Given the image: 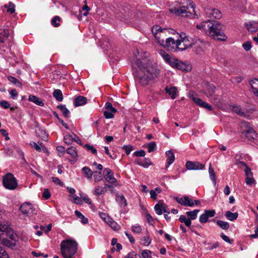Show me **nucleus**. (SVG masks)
<instances>
[{"label": "nucleus", "instance_id": "1", "mask_svg": "<svg viewBox=\"0 0 258 258\" xmlns=\"http://www.w3.org/2000/svg\"><path fill=\"white\" fill-rule=\"evenodd\" d=\"M135 64L138 67V69L134 71L133 74L141 86L147 85L150 81L157 78L160 74L159 70L149 60L136 58Z\"/></svg>", "mask_w": 258, "mask_h": 258}, {"label": "nucleus", "instance_id": "2", "mask_svg": "<svg viewBox=\"0 0 258 258\" xmlns=\"http://www.w3.org/2000/svg\"><path fill=\"white\" fill-rule=\"evenodd\" d=\"M152 31L157 42L161 45L166 48L168 50L176 52L177 47L178 39L175 40L172 37H166V32H169L167 29H162L158 25L154 26Z\"/></svg>", "mask_w": 258, "mask_h": 258}, {"label": "nucleus", "instance_id": "3", "mask_svg": "<svg viewBox=\"0 0 258 258\" xmlns=\"http://www.w3.org/2000/svg\"><path fill=\"white\" fill-rule=\"evenodd\" d=\"M0 240L1 243L9 247L15 246V242L18 240L17 234L10 227L9 225L3 224L0 222Z\"/></svg>", "mask_w": 258, "mask_h": 258}, {"label": "nucleus", "instance_id": "4", "mask_svg": "<svg viewBox=\"0 0 258 258\" xmlns=\"http://www.w3.org/2000/svg\"><path fill=\"white\" fill-rule=\"evenodd\" d=\"M209 21L207 34L214 39L221 41L226 40L227 36L221 30V24L218 21H214V22H210V20H209Z\"/></svg>", "mask_w": 258, "mask_h": 258}, {"label": "nucleus", "instance_id": "5", "mask_svg": "<svg viewBox=\"0 0 258 258\" xmlns=\"http://www.w3.org/2000/svg\"><path fill=\"white\" fill-rule=\"evenodd\" d=\"M60 250L64 258H72L77 251L78 243L71 239L63 240L60 244Z\"/></svg>", "mask_w": 258, "mask_h": 258}, {"label": "nucleus", "instance_id": "6", "mask_svg": "<svg viewBox=\"0 0 258 258\" xmlns=\"http://www.w3.org/2000/svg\"><path fill=\"white\" fill-rule=\"evenodd\" d=\"M142 16V14L140 11L134 9L130 11L125 12L119 17L121 20L124 23L134 25L138 20L141 18Z\"/></svg>", "mask_w": 258, "mask_h": 258}, {"label": "nucleus", "instance_id": "7", "mask_svg": "<svg viewBox=\"0 0 258 258\" xmlns=\"http://www.w3.org/2000/svg\"><path fill=\"white\" fill-rule=\"evenodd\" d=\"M173 11L176 15L181 17L194 18L196 16H197L195 12L194 4L192 3H189L187 6H182L172 10V12Z\"/></svg>", "mask_w": 258, "mask_h": 258}, {"label": "nucleus", "instance_id": "8", "mask_svg": "<svg viewBox=\"0 0 258 258\" xmlns=\"http://www.w3.org/2000/svg\"><path fill=\"white\" fill-rule=\"evenodd\" d=\"M3 184L6 188L9 190H14L18 185L16 178L13 174L10 173L3 177Z\"/></svg>", "mask_w": 258, "mask_h": 258}, {"label": "nucleus", "instance_id": "9", "mask_svg": "<svg viewBox=\"0 0 258 258\" xmlns=\"http://www.w3.org/2000/svg\"><path fill=\"white\" fill-rule=\"evenodd\" d=\"M205 13L206 17L212 22L213 19H220L222 18V14L221 12L215 8H206L205 9Z\"/></svg>", "mask_w": 258, "mask_h": 258}, {"label": "nucleus", "instance_id": "10", "mask_svg": "<svg viewBox=\"0 0 258 258\" xmlns=\"http://www.w3.org/2000/svg\"><path fill=\"white\" fill-rule=\"evenodd\" d=\"M242 124L245 126V129L242 131V136L245 137L248 141H251L254 139L257 136L256 132L252 127L247 125L246 122H242Z\"/></svg>", "mask_w": 258, "mask_h": 258}, {"label": "nucleus", "instance_id": "11", "mask_svg": "<svg viewBox=\"0 0 258 258\" xmlns=\"http://www.w3.org/2000/svg\"><path fill=\"white\" fill-rule=\"evenodd\" d=\"M104 176L106 181L111 184L116 185L117 183V179L114 176V173L112 171L108 168H106L103 171Z\"/></svg>", "mask_w": 258, "mask_h": 258}, {"label": "nucleus", "instance_id": "12", "mask_svg": "<svg viewBox=\"0 0 258 258\" xmlns=\"http://www.w3.org/2000/svg\"><path fill=\"white\" fill-rule=\"evenodd\" d=\"M174 199L178 204L182 206L188 207H193L194 206V201L187 196L181 198L175 197Z\"/></svg>", "mask_w": 258, "mask_h": 258}, {"label": "nucleus", "instance_id": "13", "mask_svg": "<svg viewBox=\"0 0 258 258\" xmlns=\"http://www.w3.org/2000/svg\"><path fill=\"white\" fill-rule=\"evenodd\" d=\"M185 165L188 170H203L205 167V164L197 161H187Z\"/></svg>", "mask_w": 258, "mask_h": 258}, {"label": "nucleus", "instance_id": "14", "mask_svg": "<svg viewBox=\"0 0 258 258\" xmlns=\"http://www.w3.org/2000/svg\"><path fill=\"white\" fill-rule=\"evenodd\" d=\"M154 209L156 213L159 215H162L163 213H170L167 206L162 201H160L158 204L155 205Z\"/></svg>", "mask_w": 258, "mask_h": 258}, {"label": "nucleus", "instance_id": "15", "mask_svg": "<svg viewBox=\"0 0 258 258\" xmlns=\"http://www.w3.org/2000/svg\"><path fill=\"white\" fill-rule=\"evenodd\" d=\"M191 99L198 106L206 108L208 110H212V107L211 105L203 101L201 99L197 98L194 96H191Z\"/></svg>", "mask_w": 258, "mask_h": 258}, {"label": "nucleus", "instance_id": "16", "mask_svg": "<svg viewBox=\"0 0 258 258\" xmlns=\"http://www.w3.org/2000/svg\"><path fill=\"white\" fill-rule=\"evenodd\" d=\"M205 47V42L200 39L194 42L192 48L196 51L197 53H200L203 51Z\"/></svg>", "mask_w": 258, "mask_h": 258}, {"label": "nucleus", "instance_id": "17", "mask_svg": "<svg viewBox=\"0 0 258 258\" xmlns=\"http://www.w3.org/2000/svg\"><path fill=\"white\" fill-rule=\"evenodd\" d=\"M244 26L249 32H254L258 29V22L249 21L245 23Z\"/></svg>", "mask_w": 258, "mask_h": 258}, {"label": "nucleus", "instance_id": "18", "mask_svg": "<svg viewBox=\"0 0 258 258\" xmlns=\"http://www.w3.org/2000/svg\"><path fill=\"white\" fill-rule=\"evenodd\" d=\"M135 163L145 168H148L150 165L152 164L150 159L148 158H145L142 159H136L135 160Z\"/></svg>", "mask_w": 258, "mask_h": 258}, {"label": "nucleus", "instance_id": "19", "mask_svg": "<svg viewBox=\"0 0 258 258\" xmlns=\"http://www.w3.org/2000/svg\"><path fill=\"white\" fill-rule=\"evenodd\" d=\"M20 210L25 215L30 214L33 213L32 205L28 203H23L20 207Z\"/></svg>", "mask_w": 258, "mask_h": 258}, {"label": "nucleus", "instance_id": "20", "mask_svg": "<svg viewBox=\"0 0 258 258\" xmlns=\"http://www.w3.org/2000/svg\"><path fill=\"white\" fill-rule=\"evenodd\" d=\"M160 54L164 59V60L169 63L171 66L174 65V61H175V58L171 57L167 52L164 50H161Z\"/></svg>", "mask_w": 258, "mask_h": 258}, {"label": "nucleus", "instance_id": "21", "mask_svg": "<svg viewBox=\"0 0 258 258\" xmlns=\"http://www.w3.org/2000/svg\"><path fill=\"white\" fill-rule=\"evenodd\" d=\"M180 38H181V41L184 43V44L188 47H192V46H193L194 42H192L190 39L186 36L185 33H182L180 34Z\"/></svg>", "mask_w": 258, "mask_h": 258}, {"label": "nucleus", "instance_id": "22", "mask_svg": "<svg viewBox=\"0 0 258 258\" xmlns=\"http://www.w3.org/2000/svg\"><path fill=\"white\" fill-rule=\"evenodd\" d=\"M10 32L8 29H0V42L4 43L8 38Z\"/></svg>", "mask_w": 258, "mask_h": 258}, {"label": "nucleus", "instance_id": "23", "mask_svg": "<svg viewBox=\"0 0 258 258\" xmlns=\"http://www.w3.org/2000/svg\"><path fill=\"white\" fill-rule=\"evenodd\" d=\"M166 156L167 157V165L166 167H168L169 165L173 163L175 160V156L173 152L171 151L166 152Z\"/></svg>", "mask_w": 258, "mask_h": 258}, {"label": "nucleus", "instance_id": "24", "mask_svg": "<svg viewBox=\"0 0 258 258\" xmlns=\"http://www.w3.org/2000/svg\"><path fill=\"white\" fill-rule=\"evenodd\" d=\"M87 102V99L86 97L83 96H79L75 99L74 104L76 106H79L86 104Z\"/></svg>", "mask_w": 258, "mask_h": 258}, {"label": "nucleus", "instance_id": "25", "mask_svg": "<svg viewBox=\"0 0 258 258\" xmlns=\"http://www.w3.org/2000/svg\"><path fill=\"white\" fill-rule=\"evenodd\" d=\"M165 90L166 93L168 94V95L170 96L172 99H174L176 97L177 89L176 87H172L170 88H168L167 87H166Z\"/></svg>", "mask_w": 258, "mask_h": 258}, {"label": "nucleus", "instance_id": "26", "mask_svg": "<svg viewBox=\"0 0 258 258\" xmlns=\"http://www.w3.org/2000/svg\"><path fill=\"white\" fill-rule=\"evenodd\" d=\"M28 100L29 101L32 102L36 104V105H39L40 106H44V103L42 100L40 99L39 98L33 95H31L29 96Z\"/></svg>", "mask_w": 258, "mask_h": 258}, {"label": "nucleus", "instance_id": "27", "mask_svg": "<svg viewBox=\"0 0 258 258\" xmlns=\"http://www.w3.org/2000/svg\"><path fill=\"white\" fill-rule=\"evenodd\" d=\"M251 88L253 90V93L258 96V79H254L249 81Z\"/></svg>", "mask_w": 258, "mask_h": 258}, {"label": "nucleus", "instance_id": "28", "mask_svg": "<svg viewBox=\"0 0 258 258\" xmlns=\"http://www.w3.org/2000/svg\"><path fill=\"white\" fill-rule=\"evenodd\" d=\"M116 201L119 204L121 207H124L127 205L126 201L122 195L116 194L115 196Z\"/></svg>", "mask_w": 258, "mask_h": 258}, {"label": "nucleus", "instance_id": "29", "mask_svg": "<svg viewBox=\"0 0 258 258\" xmlns=\"http://www.w3.org/2000/svg\"><path fill=\"white\" fill-rule=\"evenodd\" d=\"M174 65H172L171 67L176 68L178 69L185 71L186 66L182 62L178 60L177 59H175V61H174Z\"/></svg>", "mask_w": 258, "mask_h": 258}, {"label": "nucleus", "instance_id": "30", "mask_svg": "<svg viewBox=\"0 0 258 258\" xmlns=\"http://www.w3.org/2000/svg\"><path fill=\"white\" fill-rule=\"evenodd\" d=\"M208 92L206 94L207 96L209 98H211V99L216 100L217 98L215 97V95H213V93L215 92V87L212 85H209L208 87Z\"/></svg>", "mask_w": 258, "mask_h": 258}, {"label": "nucleus", "instance_id": "31", "mask_svg": "<svg viewBox=\"0 0 258 258\" xmlns=\"http://www.w3.org/2000/svg\"><path fill=\"white\" fill-rule=\"evenodd\" d=\"M238 213L237 212L232 213L228 211L226 212L225 216L229 220L232 221L236 220L238 217Z\"/></svg>", "mask_w": 258, "mask_h": 258}, {"label": "nucleus", "instance_id": "32", "mask_svg": "<svg viewBox=\"0 0 258 258\" xmlns=\"http://www.w3.org/2000/svg\"><path fill=\"white\" fill-rule=\"evenodd\" d=\"M209 173L210 179L213 181L214 184L215 185L216 183V177L215 172L214 169L212 168L211 164H210L209 167Z\"/></svg>", "mask_w": 258, "mask_h": 258}, {"label": "nucleus", "instance_id": "33", "mask_svg": "<svg viewBox=\"0 0 258 258\" xmlns=\"http://www.w3.org/2000/svg\"><path fill=\"white\" fill-rule=\"evenodd\" d=\"M199 210H194L192 211H188L186 212V214L190 220H195L197 218Z\"/></svg>", "mask_w": 258, "mask_h": 258}, {"label": "nucleus", "instance_id": "34", "mask_svg": "<svg viewBox=\"0 0 258 258\" xmlns=\"http://www.w3.org/2000/svg\"><path fill=\"white\" fill-rule=\"evenodd\" d=\"M82 170L87 178L90 179L92 178L94 172L90 168L87 167H84Z\"/></svg>", "mask_w": 258, "mask_h": 258}, {"label": "nucleus", "instance_id": "35", "mask_svg": "<svg viewBox=\"0 0 258 258\" xmlns=\"http://www.w3.org/2000/svg\"><path fill=\"white\" fill-rule=\"evenodd\" d=\"M53 96L58 101H61L63 100L62 92L59 89H56L53 91Z\"/></svg>", "mask_w": 258, "mask_h": 258}, {"label": "nucleus", "instance_id": "36", "mask_svg": "<svg viewBox=\"0 0 258 258\" xmlns=\"http://www.w3.org/2000/svg\"><path fill=\"white\" fill-rule=\"evenodd\" d=\"M107 224L114 231H117L120 228V226L111 218V220H109Z\"/></svg>", "mask_w": 258, "mask_h": 258}, {"label": "nucleus", "instance_id": "37", "mask_svg": "<svg viewBox=\"0 0 258 258\" xmlns=\"http://www.w3.org/2000/svg\"><path fill=\"white\" fill-rule=\"evenodd\" d=\"M176 51H183L189 48L181 41V38H180V39H178Z\"/></svg>", "mask_w": 258, "mask_h": 258}, {"label": "nucleus", "instance_id": "38", "mask_svg": "<svg viewBox=\"0 0 258 258\" xmlns=\"http://www.w3.org/2000/svg\"><path fill=\"white\" fill-rule=\"evenodd\" d=\"M57 107L61 110L64 117H69L70 116V111L66 108L65 105H58Z\"/></svg>", "mask_w": 258, "mask_h": 258}, {"label": "nucleus", "instance_id": "39", "mask_svg": "<svg viewBox=\"0 0 258 258\" xmlns=\"http://www.w3.org/2000/svg\"><path fill=\"white\" fill-rule=\"evenodd\" d=\"M76 216L79 219H81V222L85 224L88 222V220L78 210L75 211Z\"/></svg>", "mask_w": 258, "mask_h": 258}, {"label": "nucleus", "instance_id": "40", "mask_svg": "<svg viewBox=\"0 0 258 258\" xmlns=\"http://www.w3.org/2000/svg\"><path fill=\"white\" fill-rule=\"evenodd\" d=\"M179 220L180 222L184 223L186 226L190 227L191 221L189 218H186L184 215H181L179 218Z\"/></svg>", "mask_w": 258, "mask_h": 258}, {"label": "nucleus", "instance_id": "41", "mask_svg": "<svg viewBox=\"0 0 258 258\" xmlns=\"http://www.w3.org/2000/svg\"><path fill=\"white\" fill-rule=\"evenodd\" d=\"M216 224L221 228L224 230H227L229 228V224L227 222L223 221L222 220H218L216 222Z\"/></svg>", "mask_w": 258, "mask_h": 258}, {"label": "nucleus", "instance_id": "42", "mask_svg": "<svg viewBox=\"0 0 258 258\" xmlns=\"http://www.w3.org/2000/svg\"><path fill=\"white\" fill-rule=\"evenodd\" d=\"M67 153L70 154L73 158L75 159L77 158L78 154L75 148L71 147L69 148L67 151Z\"/></svg>", "mask_w": 258, "mask_h": 258}, {"label": "nucleus", "instance_id": "43", "mask_svg": "<svg viewBox=\"0 0 258 258\" xmlns=\"http://www.w3.org/2000/svg\"><path fill=\"white\" fill-rule=\"evenodd\" d=\"M209 20L202 22L200 24H198L196 27L198 29H203L207 33V28L208 27Z\"/></svg>", "mask_w": 258, "mask_h": 258}, {"label": "nucleus", "instance_id": "44", "mask_svg": "<svg viewBox=\"0 0 258 258\" xmlns=\"http://www.w3.org/2000/svg\"><path fill=\"white\" fill-rule=\"evenodd\" d=\"M106 187H102L100 186H97L95 187L94 190V195L96 196H100L106 191Z\"/></svg>", "mask_w": 258, "mask_h": 258}, {"label": "nucleus", "instance_id": "45", "mask_svg": "<svg viewBox=\"0 0 258 258\" xmlns=\"http://www.w3.org/2000/svg\"><path fill=\"white\" fill-rule=\"evenodd\" d=\"M93 175L95 182H97L103 179V175H102L101 171H94Z\"/></svg>", "mask_w": 258, "mask_h": 258}, {"label": "nucleus", "instance_id": "46", "mask_svg": "<svg viewBox=\"0 0 258 258\" xmlns=\"http://www.w3.org/2000/svg\"><path fill=\"white\" fill-rule=\"evenodd\" d=\"M60 18L58 16H55L51 21V25L55 27H57L60 25L59 22Z\"/></svg>", "mask_w": 258, "mask_h": 258}, {"label": "nucleus", "instance_id": "47", "mask_svg": "<svg viewBox=\"0 0 258 258\" xmlns=\"http://www.w3.org/2000/svg\"><path fill=\"white\" fill-rule=\"evenodd\" d=\"M233 110L240 116H244L245 115V112L239 106H234L233 107Z\"/></svg>", "mask_w": 258, "mask_h": 258}, {"label": "nucleus", "instance_id": "48", "mask_svg": "<svg viewBox=\"0 0 258 258\" xmlns=\"http://www.w3.org/2000/svg\"><path fill=\"white\" fill-rule=\"evenodd\" d=\"M157 149L156 144L155 142H151L148 144V152L151 153L155 151Z\"/></svg>", "mask_w": 258, "mask_h": 258}, {"label": "nucleus", "instance_id": "49", "mask_svg": "<svg viewBox=\"0 0 258 258\" xmlns=\"http://www.w3.org/2000/svg\"><path fill=\"white\" fill-rule=\"evenodd\" d=\"M63 140L65 143L70 145L73 143L74 140H75V138H74L72 135H67L64 137Z\"/></svg>", "mask_w": 258, "mask_h": 258}, {"label": "nucleus", "instance_id": "50", "mask_svg": "<svg viewBox=\"0 0 258 258\" xmlns=\"http://www.w3.org/2000/svg\"><path fill=\"white\" fill-rule=\"evenodd\" d=\"M5 7L8 9L7 12L11 14L14 13L15 11V5L12 2H10L8 5H5Z\"/></svg>", "mask_w": 258, "mask_h": 258}, {"label": "nucleus", "instance_id": "51", "mask_svg": "<svg viewBox=\"0 0 258 258\" xmlns=\"http://www.w3.org/2000/svg\"><path fill=\"white\" fill-rule=\"evenodd\" d=\"M152 252L150 250H144L142 251L141 258H151Z\"/></svg>", "mask_w": 258, "mask_h": 258}, {"label": "nucleus", "instance_id": "52", "mask_svg": "<svg viewBox=\"0 0 258 258\" xmlns=\"http://www.w3.org/2000/svg\"><path fill=\"white\" fill-rule=\"evenodd\" d=\"M8 80L16 85L19 86L21 85V82L19 80L12 76H9L8 77Z\"/></svg>", "mask_w": 258, "mask_h": 258}, {"label": "nucleus", "instance_id": "53", "mask_svg": "<svg viewBox=\"0 0 258 258\" xmlns=\"http://www.w3.org/2000/svg\"><path fill=\"white\" fill-rule=\"evenodd\" d=\"M51 179L52 181L56 185H60V186H63L64 185L63 183L58 177H52Z\"/></svg>", "mask_w": 258, "mask_h": 258}, {"label": "nucleus", "instance_id": "54", "mask_svg": "<svg viewBox=\"0 0 258 258\" xmlns=\"http://www.w3.org/2000/svg\"><path fill=\"white\" fill-rule=\"evenodd\" d=\"M105 108L107 111H112L113 112H116V110L115 108L112 106L111 103L107 102L105 104Z\"/></svg>", "mask_w": 258, "mask_h": 258}, {"label": "nucleus", "instance_id": "55", "mask_svg": "<svg viewBox=\"0 0 258 258\" xmlns=\"http://www.w3.org/2000/svg\"><path fill=\"white\" fill-rule=\"evenodd\" d=\"M132 230L133 232L136 233H140L142 231V228L139 224H136L132 226Z\"/></svg>", "mask_w": 258, "mask_h": 258}, {"label": "nucleus", "instance_id": "56", "mask_svg": "<svg viewBox=\"0 0 258 258\" xmlns=\"http://www.w3.org/2000/svg\"><path fill=\"white\" fill-rule=\"evenodd\" d=\"M122 148L125 152L127 155H128L133 150V147L131 145H124Z\"/></svg>", "mask_w": 258, "mask_h": 258}, {"label": "nucleus", "instance_id": "57", "mask_svg": "<svg viewBox=\"0 0 258 258\" xmlns=\"http://www.w3.org/2000/svg\"><path fill=\"white\" fill-rule=\"evenodd\" d=\"M100 216L106 223L109 220H111V218L104 213H100Z\"/></svg>", "mask_w": 258, "mask_h": 258}, {"label": "nucleus", "instance_id": "58", "mask_svg": "<svg viewBox=\"0 0 258 258\" xmlns=\"http://www.w3.org/2000/svg\"><path fill=\"white\" fill-rule=\"evenodd\" d=\"M0 258H9L5 249L1 246H0Z\"/></svg>", "mask_w": 258, "mask_h": 258}, {"label": "nucleus", "instance_id": "59", "mask_svg": "<svg viewBox=\"0 0 258 258\" xmlns=\"http://www.w3.org/2000/svg\"><path fill=\"white\" fill-rule=\"evenodd\" d=\"M142 244L145 246H148L151 242V239L148 236H144L142 239Z\"/></svg>", "mask_w": 258, "mask_h": 258}, {"label": "nucleus", "instance_id": "60", "mask_svg": "<svg viewBox=\"0 0 258 258\" xmlns=\"http://www.w3.org/2000/svg\"><path fill=\"white\" fill-rule=\"evenodd\" d=\"M208 217L207 216V215L204 212V214H202L200 218H199V221L202 223H205L207 222L208 220Z\"/></svg>", "mask_w": 258, "mask_h": 258}, {"label": "nucleus", "instance_id": "61", "mask_svg": "<svg viewBox=\"0 0 258 258\" xmlns=\"http://www.w3.org/2000/svg\"><path fill=\"white\" fill-rule=\"evenodd\" d=\"M115 113V112H113L112 111L106 110V111H104V115L106 118H108V119L112 118L113 117L114 114Z\"/></svg>", "mask_w": 258, "mask_h": 258}, {"label": "nucleus", "instance_id": "62", "mask_svg": "<svg viewBox=\"0 0 258 258\" xmlns=\"http://www.w3.org/2000/svg\"><path fill=\"white\" fill-rule=\"evenodd\" d=\"M85 147L88 150L90 151L92 154H95L97 153V150L94 148L93 146H91L89 144H85Z\"/></svg>", "mask_w": 258, "mask_h": 258}, {"label": "nucleus", "instance_id": "63", "mask_svg": "<svg viewBox=\"0 0 258 258\" xmlns=\"http://www.w3.org/2000/svg\"><path fill=\"white\" fill-rule=\"evenodd\" d=\"M73 202L76 204L79 205L82 203L81 199L76 195H74L73 196Z\"/></svg>", "mask_w": 258, "mask_h": 258}, {"label": "nucleus", "instance_id": "64", "mask_svg": "<svg viewBox=\"0 0 258 258\" xmlns=\"http://www.w3.org/2000/svg\"><path fill=\"white\" fill-rule=\"evenodd\" d=\"M0 106L4 109H8L10 107V104L7 101L2 100L0 101Z\"/></svg>", "mask_w": 258, "mask_h": 258}]
</instances>
